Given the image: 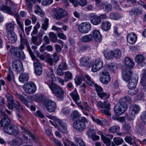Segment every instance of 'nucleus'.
I'll use <instances>...</instances> for the list:
<instances>
[{
    "instance_id": "680f3d73",
    "label": "nucleus",
    "mask_w": 146,
    "mask_h": 146,
    "mask_svg": "<svg viewBox=\"0 0 146 146\" xmlns=\"http://www.w3.org/2000/svg\"><path fill=\"white\" fill-rule=\"evenodd\" d=\"M58 67L64 70L67 69V66L65 62H62L60 63Z\"/></svg>"
},
{
    "instance_id": "2eb2a0df",
    "label": "nucleus",
    "mask_w": 146,
    "mask_h": 146,
    "mask_svg": "<svg viewBox=\"0 0 146 146\" xmlns=\"http://www.w3.org/2000/svg\"><path fill=\"white\" fill-rule=\"evenodd\" d=\"M44 105L47 110L51 112L54 111L56 108V104L53 101L50 100H46L44 102Z\"/></svg>"
},
{
    "instance_id": "e2e57ef3",
    "label": "nucleus",
    "mask_w": 146,
    "mask_h": 146,
    "mask_svg": "<svg viewBox=\"0 0 146 146\" xmlns=\"http://www.w3.org/2000/svg\"><path fill=\"white\" fill-rule=\"evenodd\" d=\"M53 0H42V4L43 5H50L52 3Z\"/></svg>"
},
{
    "instance_id": "4be33fe9",
    "label": "nucleus",
    "mask_w": 146,
    "mask_h": 146,
    "mask_svg": "<svg viewBox=\"0 0 146 146\" xmlns=\"http://www.w3.org/2000/svg\"><path fill=\"white\" fill-rule=\"evenodd\" d=\"M8 107L10 109L14 108L15 110L17 111L23 109L22 107L19 105V102L17 101H16L15 104L13 102V104L9 102Z\"/></svg>"
},
{
    "instance_id": "bb28decb",
    "label": "nucleus",
    "mask_w": 146,
    "mask_h": 146,
    "mask_svg": "<svg viewBox=\"0 0 146 146\" xmlns=\"http://www.w3.org/2000/svg\"><path fill=\"white\" fill-rule=\"evenodd\" d=\"M101 6L102 7L104 10L106 12H108L111 11L112 9L111 5L110 3L107 2L102 3Z\"/></svg>"
},
{
    "instance_id": "473e14b6",
    "label": "nucleus",
    "mask_w": 146,
    "mask_h": 146,
    "mask_svg": "<svg viewBox=\"0 0 146 146\" xmlns=\"http://www.w3.org/2000/svg\"><path fill=\"white\" fill-rule=\"evenodd\" d=\"M10 143L14 146H20L22 144V140L20 138H17L12 140Z\"/></svg>"
},
{
    "instance_id": "4d7b16f0",
    "label": "nucleus",
    "mask_w": 146,
    "mask_h": 146,
    "mask_svg": "<svg viewBox=\"0 0 146 146\" xmlns=\"http://www.w3.org/2000/svg\"><path fill=\"white\" fill-rule=\"evenodd\" d=\"M26 1V6L29 9L31 10L32 7V3L34 2L33 0H25Z\"/></svg>"
},
{
    "instance_id": "09e8293b",
    "label": "nucleus",
    "mask_w": 146,
    "mask_h": 146,
    "mask_svg": "<svg viewBox=\"0 0 146 146\" xmlns=\"http://www.w3.org/2000/svg\"><path fill=\"white\" fill-rule=\"evenodd\" d=\"M91 40V35L90 34L87 35L83 36L81 40L83 42H88Z\"/></svg>"
},
{
    "instance_id": "7ed1b4c3",
    "label": "nucleus",
    "mask_w": 146,
    "mask_h": 146,
    "mask_svg": "<svg viewBox=\"0 0 146 146\" xmlns=\"http://www.w3.org/2000/svg\"><path fill=\"white\" fill-rule=\"evenodd\" d=\"M49 88L53 94L60 100L63 98L64 92L63 89L55 83H52L49 86Z\"/></svg>"
},
{
    "instance_id": "a19ab883",
    "label": "nucleus",
    "mask_w": 146,
    "mask_h": 146,
    "mask_svg": "<svg viewBox=\"0 0 146 146\" xmlns=\"http://www.w3.org/2000/svg\"><path fill=\"white\" fill-rule=\"evenodd\" d=\"M35 13L40 16L43 17L44 15V13L40 8V6L37 5H36L35 7Z\"/></svg>"
},
{
    "instance_id": "6e6d98bb",
    "label": "nucleus",
    "mask_w": 146,
    "mask_h": 146,
    "mask_svg": "<svg viewBox=\"0 0 146 146\" xmlns=\"http://www.w3.org/2000/svg\"><path fill=\"white\" fill-rule=\"evenodd\" d=\"M125 140L127 143L130 145H133L134 143V141L133 139L130 136H126L125 138Z\"/></svg>"
},
{
    "instance_id": "f704fd0d",
    "label": "nucleus",
    "mask_w": 146,
    "mask_h": 146,
    "mask_svg": "<svg viewBox=\"0 0 146 146\" xmlns=\"http://www.w3.org/2000/svg\"><path fill=\"white\" fill-rule=\"evenodd\" d=\"M122 16L119 13L111 12L110 13L109 17L111 19L118 20L121 18Z\"/></svg>"
},
{
    "instance_id": "c756f323",
    "label": "nucleus",
    "mask_w": 146,
    "mask_h": 146,
    "mask_svg": "<svg viewBox=\"0 0 146 146\" xmlns=\"http://www.w3.org/2000/svg\"><path fill=\"white\" fill-rule=\"evenodd\" d=\"M16 96L18 97L25 104L27 107H29L28 103V102L26 98H27V96L24 94H22L21 95L20 94L17 93Z\"/></svg>"
},
{
    "instance_id": "393cba45",
    "label": "nucleus",
    "mask_w": 146,
    "mask_h": 146,
    "mask_svg": "<svg viewBox=\"0 0 146 146\" xmlns=\"http://www.w3.org/2000/svg\"><path fill=\"white\" fill-rule=\"evenodd\" d=\"M124 63L125 67L127 69H131L134 66V63L133 60L129 57H125V60Z\"/></svg>"
},
{
    "instance_id": "39448f33",
    "label": "nucleus",
    "mask_w": 146,
    "mask_h": 146,
    "mask_svg": "<svg viewBox=\"0 0 146 146\" xmlns=\"http://www.w3.org/2000/svg\"><path fill=\"white\" fill-rule=\"evenodd\" d=\"M89 121L84 117H82L80 119L74 123L73 127L78 131H81L86 128V123L88 122Z\"/></svg>"
},
{
    "instance_id": "9d476101",
    "label": "nucleus",
    "mask_w": 146,
    "mask_h": 146,
    "mask_svg": "<svg viewBox=\"0 0 146 146\" xmlns=\"http://www.w3.org/2000/svg\"><path fill=\"white\" fill-rule=\"evenodd\" d=\"M50 72L47 74L44 78L45 82L48 85V86L52 83H54L52 81H54L56 80L55 75L53 74V71L52 69L50 68L49 69Z\"/></svg>"
},
{
    "instance_id": "37998d69",
    "label": "nucleus",
    "mask_w": 146,
    "mask_h": 146,
    "mask_svg": "<svg viewBox=\"0 0 146 146\" xmlns=\"http://www.w3.org/2000/svg\"><path fill=\"white\" fill-rule=\"evenodd\" d=\"M142 12V11L138 8H133L130 11L131 15H138Z\"/></svg>"
},
{
    "instance_id": "3c124183",
    "label": "nucleus",
    "mask_w": 146,
    "mask_h": 146,
    "mask_svg": "<svg viewBox=\"0 0 146 146\" xmlns=\"http://www.w3.org/2000/svg\"><path fill=\"white\" fill-rule=\"evenodd\" d=\"M120 129L119 126L117 125H114L111 127L109 129V131L111 133H114L118 131Z\"/></svg>"
},
{
    "instance_id": "ea45409f",
    "label": "nucleus",
    "mask_w": 146,
    "mask_h": 146,
    "mask_svg": "<svg viewBox=\"0 0 146 146\" xmlns=\"http://www.w3.org/2000/svg\"><path fill=\"white\" fill-rule=\"evenodd\" d=\"M46 117L52 120V121L51 120H50L49 121L51 124L54 126L55 127H56V126L55 125V124L56 123L57 121H58L59 119L56 118L55 117L53 116L49 115H46Z\"/></svg>"
},
{
    "instance_id": "e433bc0d",
    "label": "nucleus",
    "mask_w": 146,
    "mask_h": 146,
    "mask_svg": "<svg viewBox=\"0 0 146 146\" xmlns=\"http://www.w3.org/2000/svg\"><path fill=\"white\" fill-rule=\"evenodd\" d=\"M1 10L2 11L12 15L13 14V11L11 10V8L4 5H2L0 7Z\"/></svg>"
},
{
    "instance_id": "79ce46f5",
    "label": "nucleus",
    "mask_w": 146,
    "mask_h": 146,
    "mask_svg": "<svg viewBox=\"0 0 146 146\" xmlns=\"http://www.w3.org/2000/svg\"><path fill=\"white\" fill-rule=\"evenodd\" d=\"M64 77L65 82H68L72 79V74L69 71L65 72Z\"/></svg>"
},
{
    "instance_id": "49530a36",
    "label": "nucleus",
    "mask_w": 146,
    "mask_h": 146,
    "mask_svg": "<svg viewBox=\"0 0 146 146\" xmlns=\"http://www.w3.org/2000/svg\"><path fill=\"white\" fill-rule=\"evenodd\" d=\"M89 59L87 58H82L80 60V64L82 66H89Z\"/></svg>"
},
{
    "instance_id": "bf43d9fd",
    "label": "nucleus",
    "mask_w": 146,
    "mask_h": 146,
    "mask_svg": "<svg viewBox=\"0 0 146 146\" xmlns=\"http://www.w3.org/2000/svg\"><path fill=\"white\" fill-rule=\"evenodd\" d=\"M75 141L78 146H86L81 138H76L75 139Z\"/></svg>"
},
{
    "instance_id": "cd10ccee",
    "label": "nucleus",
    "mask_w": 146,
    "mask_h": 146,
    "mask_svg": "<svg viewBox=\"0 0 146 146\" xmlns=\"http://www.w3.org/2000/svg\"><path fill=\"white\" fill-rule=\"evenodd\" d=\"M93 36L95 40L97 42H100L102 40V37L100 32L98 30L94 31Z\"/></svg>"
},
{
    "instance_id": "f8f14e48",
    "label": "nucleus",
    "mask_w": 146,
    "mask_h": 146,
    "mask_svg": "<svg viewBox=\"0 0 146 146\" xmlns=\"http://www.w3.org/2000/svg\"><path fill=\"white\" fill-rule=\"evenodd\" d=\"M22 130V134L26 140H28L30 139L31 137L33 139L35 142H38V139L35 135H33L30 132L27 131V129L23 126L21 127Z\"/></svg>"
},
{
    "instance_id": "f3484780",
    "label": "nucleus",
    "mask_w": 146,
    "mask_h": 146,
    "mask_svg": "<svg viewBox=\"0 0 146 146\" xmlns=\"http://www.w3.org/2000/svg\"><path fill=\"white\" fill-rule=\"evenodd\" d=\"M135 61L138 65L144 66L146 65V58L141 54H137L135 58Z\"/></svg>"
},
{
    "instance_id": "aec40b11",
    "label": "nucleus",
    "mask_w": 146,
    "mask_h": 146,
    "mask_svg": "<svg viewBox=\"0 0 146 146\" xmlns=\"http://www.w3.org/2000/svg\"><path fill=\"white\" fill-rule=\"evenodd\" d=\"M34 65L35 67V71L36 74L40 75L42 73V67L41 64L38 62L34 61Z\"/></svg>"
},
{
    "instance_id": "8fccbe9b",
    "label": "nucleus",
    "mask_w": 146,
    "mask_h": 146,
    "mask_svg": "<svg viewBox=\"0 0 146 146\" xmlns=\"http://www.w3.org/2000/svg\"><path fill=\"white\" fill-rule=\"evenodd\" d=\"M32 36L31 40L32 43L36 46H39L41 43V41L40 40H38L36 37L33 36Z\"/></svg>"
},
{
    "instance_id": "052dcab7",
    "label": "nucleus",
    "mask_w": 146,
    "mask_h": 146,
    "mask_svg": "<svg viewBox=\"0 0 146 146\" xmlns=\"http://www.w3.org/2000/svg\"><path fill=\"white\" fill-rule=\"evenodd\" d=\"M108 67L109 69L114 73L117 68V66L116 64L111 63L109 65Z\"/></svg>"
},
{
    "instance_id": "58836bf2",
    "label": "nucleus",
    "mask_w": 146,
    "mask_h": 146,
    "mask_svg": "<svg viewBox=\"0 0 146 146\" xmlns=\"http://www.w3.org/2000/svg\"><path fill=\"white\" fill-rule=\"evenodd\" d=\"M70 95L74 102L78 101L79 100L80 97L77 93L76 89H75L73 92L70 93Z\"/></svg>"
},
{
    "instance_id": "a18cd8bd",
    "label": "nucleus",
    "mask_w": 146,
    "mask_h": 146,
    "mask_svg": "<svg viewBox=\"0 0 146 146\" xmlns=\"http://www.w3.org/2000/svg\"><path fill=\"white\" fill-rule=\"evenodd\" d=\"M113 58H120L121 55V51L118 49L114 50H113Z\"/></svg>"
},
{
    "instance_id": "423d86ee",
    "label": "nucleus",
    "mask_w": 146,
    "mask_h": 146,
    "mask_svg": "<svg viewBox=\"0 0 146 146\" xmlns=\"http://www.w3.org/2000/svg\"><path fill=\"white\" fill-rule=\"evenodd\" d=\"M97 105L98 107L104 109L101 110V112L102 113L108 116L111 115L110 112V105L109 102L107 101H106L103 103L99 101L98 102Z\"/></svg>"
},
{
    "instance_id": "20e7f679",
    "label": "nucleus",
    "mask_w": 146,
    "mask_h": 146,
    "mask_svg": "<svg viewBox=\"0 0 146 146\" xmlns=\"http://www.w3.org/2000/svg\"><path fill=\"white\" fill-rule=\"evenodd\" d=\"M133 72L131 69H127L126 68H123L122 71V78L123 80L127 82L128 84L133 82V80L137 78V80L138 78L137 76H135L132 78V75Z\"/></svg>"
},
{
    "instance_id": "72a5a7b5",
    "label": "nucleus",
    "mask_w": 146,
    "mask_h": 146,
    "mask_svg": "<svg viewBox=\"0 0 146 146\" xmlns=\"http://www.w3.org/2000/svg\"><path fill=\"white\" fill-rule=\"evenodd\" d=\"M29 76L27 73H24L21 74L19 77V81L23 83H25L28 80Z\"/></svg>"
},
{
    "instance_id": "338daca9",
    "label": "nucleus",
    "mask_w": 146,
    "mask_h": 146,
    "mask_svg": "<svg viewBox=\"0 0 146 146\" xmlns=\"http://www.w3.org/2000/svg\"><path fill=\"white\" fill-rule=\"evenodd\" d=\"M18 54V56L21 60H23L25 58L24 53L22 50H21V51H19Z\"/></svg>"
},
{
    "instance_id": "ddd939ff",
    "label": "nucleus",
    "mask_w": 146,
    "mask_h": 146,
    "mask_svg": "<svg viewBox=\"0 0 146 146\" xmlns=\"http://www.w3.org/2000/svg\"><path fill=\"white\" fill-rule=\"evenodd\" d=\"M137 82V79L136 78L135 79L133 80V82L129 83L128 85V88L129 90L128 91V94L131 96H133L136 94L138 92V90L137 89H134L136 87Z\"/></svg>"
},
{
    "instance_id": "f03ea898",
    "label": "nucleus",
    "mask_w": 146,
    "mask_h": 146,
    "mask_svg": "<svg viewBox=\"0 0 146 146\" xmlns=\"http://www.w3.org/2000/svg\"><path fill=\"white\" fill-rule=\"evenodd\" d=\"M131 101V98L128 96H126L120 99L119 102L114 107L115 114L119 116L124 113L127 108V103H130Z\"/></svg>"
},
{
    "instance_id": "69168bd1",
    "label": "nucleus",
    "mask_w": 146,
    "mask_h": 146,
    "mask_svg": "<svg viewBox=\"0 0 146 146\" xmlns=\"http://www.w3.org/2000/svg\"><path fill=\"white\" fill-rule=\"evenodd\" d=\"M141 119L142 121L146 125V111H143L141 115Z\"/></svg>"
},
{
    "instance_id": "c85d7f7f",
    "label": "nucleus",
    "mask_w": 146,
    "mask_h": 146,
    "mask_svg": "<svg viewBox=\"0 0 146 146\" xmlns=\"http://www.w3.org/2000/svg\"><path fill=\"white\" fill-rule=\"evenodd\" d=\"M111 24L108 21H104L103 22L101 25L102 29L105 31H108L110 28Z\"/></svg>"
},
{
    "instance_id": "4c0bfd02",
    "label": "nucleus",
    "mask_w": 146,
    "mask_h": 146,
    "mask_svg": "<svg viewBox=\"0 0 146 146\" xmlns=\"http://www.w3.org/2000/svg\"><path fill=\"white\" fill-rule=\"evenodd\" d=\"M81 116L80 113L76 110H75L72 113L70 120L73 121L79 118Z\"/></svg>"
},
{
    "instance_id": "412c9836",
    "label": "nucleus",
    "mask_w": 146,
    "mask_h": 146,
    "mask_svg": "<svg viewBox=\"0 0 146 146\" xmlns=\"http://www.w3.org/2000/svg\"><path fill=\"white\" fill-rule=\"evenodd\" d=\"M127 38V42L129 44H132L135 43L137 39L136 35L133 33H128Z\"/></svg>"
},
{
    "instance_id": "b1692460",
    "label": "nucleus",
    "mask_w": 146,
    "mask_h": 146,
    "mask_svg": "<svg viewBox=\"0 0 146 146\" xmlns=\"http://www.w3.org/2000/svg\"><path fill=\"white\" fill-rule=\"evenodd\" d=\"M140 110V107L137 105H133L131 106L129 110V113L132 116L136 114Z\"/></svg>"
},
{
    "instance_id": "a211bd4d",
    "label": "nucleus",
    "mask_w": 146,
    "mask_h": 146,
    "mask_svg": "<svg viewBox=\"0 0 146 146\" xmlns=\"http://www.w3.org/2000/svg\"><path fill=\"white\" fill-rule=\"evenodd\" d=\"M12 66L13 69L17 72H20L23 68L22 64L19 60H16L13 62Z\"/></svg>"
},
{
    "instance_id": "5fc2aeb1",
    "label": "nucleus",
    "mask_w": 146,
    "mask_h": 146,
    "mask_svg": "<svg viewBox=\"0 0 146 146\" xmlns=\"http://www.w3.org/2000/svg\"><path fill=\"white\" fill-rule=\"evenodd\" d=\"M92 84L94 86L98 94V93H100L103 91V88L96 84L95 83L92 82Z\"/></svg>"
},
{
    "instance_id": "1a4fd4ad",
    "label": "nucleus",
    "mask_w": 146,
    "mask_h": 146,
    "mask_svg": "<svg viewBox=\"0 0 146 146\" xmlns=\"http://www.w3.org/2000/svg\"><path fill=\"white\" fill-rule=\"evenodd\" d=\"M100 81L103 84H108L110 80V77L109 73L106 70H104L100 73Z\"/></svg>"
},
{
    "instance_id": "9b49d317",
    "label": "nucleus",
    "mask_w": 146,
    "mask_h": 146,
    "mask_svg": "<svg viewBox=\"0 0 146 146\" xmlns=\"http://www.w3.org/2000/svg\"><path fill=\"white\" fill-rule=\"evenodd\" d=\"M23 88L25 92L29 94L35 93L37 90L36 85L33 83L24 84Z\"/></svg>"
},
{
    "instance_id": "c9c22d12",
    "label": "nucleus",
    "mask_w": 146,
    "mask_h": 146,
    "mask_svg": "<svg viewBox=\"0 0 146 146\" xmlns=\"http://www.w3.org/2000/svg\"><path fill=\"white\" fill-rule=\"evenodd\" d=\"M113 53V50L110 51L108 50H106L104 52V56L107 60H110L114 58Z\"/></svg>"
},
{
    "instance_id": "864d4df0",
    "label": "nucleus",
    "mask_w": 146,
    "mask_h": 146,
    "mask_svg": "<svg viewBox=\"0 0 146 146\" xmlns=\"http://www.w3.org/2000/svg\"><path fill=\"white\" fill-rule=\"evenodd\" d=\"M113 141L116 145H118L122 143L123 140L120 137H116L114 138Z\"/></svg>"
},
{
    "instance_id": "7c9ffc66",
    "label": "nucleus",
    "mask_w": 146,
    "mask_h": 146,
    "mask_svg": "<svg viewBox=\"0 0 146 146\" xmlns=\"http://www.w3.org/2000/svg\"><path fill=\"white\" fill-rule=\"evenodd\" d=\"M16 96L18 97L25 104L27 107H29L28 103V102L26 98H27V96L24 94H22L21 95L20 94L17 93Z\"/></svg>"
},
{
    "instance_id": "0eeeda50",
    "label": "nucleus",
    "mask_w": 146,
    "mask_h": 146,
    "mask_svg": "<svg viewBox=\"0 0 146 146\" xmlns=\"http://www.w3.org/2000/svg\"><path fill=\"white\" fill-rule=\"evenodd\" d=\"M67 14V12L60 8L54 9L52 15V18L57 20H59Z\"/></svg>"
},
{
    "instance_id": "6ab92c4d",
    "label": "nucleus",
    "mask_w": 146,
    "mask_h": 146,
    "mask_svg": "<svg viewBox=\"0 0 146 146\" xmlns=\"http://www.w3.org/2000/svg\"><path fill=\"white\" fill-rule=\"evenodd\" d=\"M103 66L102 61L100 59H97L95 61V64L92 67V71L95 72L99 70Z\"/></svg>"
},
{
    "instance_id": "c03bdc74",
    "label": "nucleus",
    "mask_w": 146,
    "mask_h": 146,
    "mask_svg": "<svg viewBox=\"0 0 146 146\" xmlns=\"http://www.w3.org/2000/svg\"><path fill=\"white\" fill-rule=\"evenodd\" d=\"M14 24L13 23H10L6 24V29L7 33L11 31H14Z\"/></svg>"
},
{
    "instance_id": "2f4dec72",
    "label": "nucleus",
    "mask_w": 146,
    "mask_h": 146,
    "mask_svg": "<svg viewBox=\"0 0 146 146\" xmlns=\"http://www.w3.org/2000/svg\"><path fill=\"white\" fill-rule=\"evenodd\" d=\"M101 22V19L97 15L92 14V23L94 25L99 24Z\"/></svg>"
},
{
    "instance_id": "13d9d810",
    "label": "nucleus",
    "mask_w": 146,
    "mask_h": 146,
    "mask_svg": "<svg viewBox=\"0 0 146 146\" xmlns=\"http://www.w3.org/2000/svg\"><path fill=\"white\" fill-rule=\"evenodd\" d=\"M48 19L45 18L44 20V23L42 24V28L45 30H46L48 26Z\"/></svg>"
},
{
    "instance_id": "dca6fc26",
    "label": "nucleus",
    "mask_w": 146,
    "mask_h": 146,
    "mask_svg": "<svg viewBox=\"0 0 146 146\" xmlns=\"http://www.w3.org/2000/svg\"><path fill=\"white\" fill-rule=\"evenodd\" d=\"M57 124L58 125V128L61 132L64 133H66L67 132V125L65 122L59 119L58 121H57L56 123L55 124L56 126V127H57L56 125Z\"/></svg>"
},
{
    "instance_id": "f257e3e1",
    "label": "nucleus",
    "mask_w": 146,
    "mask_h": 146,
    "mask_svg": "<svg viewBox=\"0 0 146 146\" xmlns=\"http://www.w3.org/2000/svg\"><path fill=\"white\" fill-rule=\"evenodd\" d=\"M10 123V120L7 117H4L0 121V127H3L4 131L8 134L13 135L17 134L19 132L18 127L14 125L9 126Z\"/></svg>"
},
{
    "instance_id": "6e6552de",
    "label": "nucleus",
    "mask_w": 146,
    "mask_h": 146,
    "mask_svg": "<svg viewBox=\"0 0 146 146\" xmlns=\"http://www.w3.org/2000/svg\"><path fill=\"white\" fill-rule=\"evenodd\" d=\"M90 23L87 22H83L79 25L78 29L79 32L84 34L88 33L91 30Z\"/></svg>"
},
{
    "instance_id": "5701e85b",
    "label": "nucleus",
    "mask_w": 146,
    "mask_h": 146,
    "mask_svg": "<svg viewBox=\"0 0 146 146\" xmlns=\"http://www.w3.org/2000/svg\"><path fill=\"white\" fill-rule=\"evenodd\" d=\"M109 138L106 137L103 134L101 135L102 139L104 143L107 146H110L111 145V139L113 138V136L111 135L108 134L106 135Z\"/></svg>"
},
{
    "instance_id": "a878e982",
    "label": "nucleus",
    "mask_w": 146,
    "mask_h": 146,
    "mask_svg": "<svg viewBox=\"0 0 146 146\" xmlns=\"http://www.w3.org/2000/svg\"><path fill=\"white\" fill-rule=\"evenodd\" d=\"M7 37L9 42L11 43H14L17 41V36L14 31L8 33Z\"/></svg>"
},
{
    "instance_id": "774afa93",
    "label": "nucleus",
    "mask_w": 146,
    "mask_h": 146,
    "mask_svg": "<svg viewBox=\"0 0 146 146\" xmlns=\"http://www.w3.org/2000/svg\"><path fill=\"white\" fill-rule=\"evenodd\" d=\"M74 80L75 84L77 85H80L82 82V79L78 77H76L74 78Z\"/></svg>"
},
{
    "instance_id": "603ef678",
    "label": "nucleus",
    "mask_w": 146,
    "mask_h": 146,
    "mask_svg": "<svg viewBox=\"0 0 146 146\" xmlns=\"http://www.w3.org/2000/svg\"><path fill=\"white\" fill-rule=\"evenodd\" d=\"M49 37L50 40L53 42H56L57 37L55 33L53 32H50L49 34Z\"/></svg>"
},
{
    "instance_id": "de8ad7c7",
    "label": "nucleus",
    "mask_w": 146,
    "mask_h": 146,
    "mask_svg": "<svg viewBox=\"0 0 146 146\" xmlns=\"http://www.w3.org/2000/svg\"><path fill=\"white\" fill-rule=\"evenodd\" d=\"M98 95L100 98L104 100L107 99L110 96L109 94L103 91L100 93H98Z\"/></svg>"
},
{
    "instance_id": "0e129e2a",
    "label": "nucleus",
    "mask_w": 146,
    "mask_h": 146,
    "mask_svg": "<svg viewBox=\"0 0 146 146\" xmlns=\"http://www.w3.org/2000/svg\"><path fill=\"white\" fill-rule=\"evenodd\" d=\"M27 48L28 50V51L31 56V58L33 60H36V58L33 55V52L31 50V49L29 46V45L27 46Z\"/></svg>"
},
{
    "instance_id": "4468645a",
    "label": "nucleus",
    "mask_w": 146,
    "mask_h": 146,
    "mask_svg": "<svg viewBox=\"0 0 146 146\" xmlns=\"http://www.w3.org/2000/svg\"><path fill=\"white\" fill-rule=\"evenodd\" d=\"M78 101H76L74 102L78 106V108L80 109L84 113V115L86 116H88L90 114V112L89 110L90 108L89 107L88 105L86 102H84L83 105L84 106L83 107L81 105V102H78Z\"/></svg>"
}]
</instances>
